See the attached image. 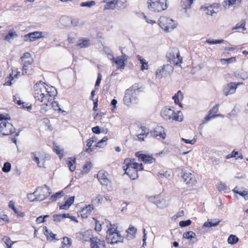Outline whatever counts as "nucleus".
I'll return each mask as SVG.
<instances>
[{"label": "nucleus", "mask_w": 248, "mask_h": 248, "mask_svg": "<svg viewBox=\"0 0 248 248\" xmlns=\"http://www.w3.org/2000/svg\"><path fill=\"white\" fill-rule=\"evenodd\" d=\"M57 94L54 87L49 86L43 82H37L34 86V97L35 103H42L40 111L45 113L47 110L48 103L52 101Z\"/></svg>", "instance_id": "f257e3e1"}, {"label": "nucleus", "mask_w": 248, "mask_h": 248, "mask_svg": "<svg viewBox=\"0 0 248 248\" xmlns=\"http://www.w3.org/2000/svg\"><path fill=\"white\" fill-rule=\"evenodd\" d=\"M143 91L141 85L135 84L130 88L126 90L124 97V103L127 106L131 104H137L139 102L138 94Z\"/></svg>", "instance_id": "f03ea898"}, {"label": "nucleus", "mask_w": 248, "mask_h": 248, "mask_svg": "<svg viewBox=\"0 0 248 248\" xmlns=\"http://www.w3.org/2000/svg\"><path fill=\"white\" fill-rule=\"evenodd\" d=\"M135 159L127 158L124 160V163L127 166L125 169V172L132 179H135L137 177L138 170H143V165L142 163L139 164L134 162Z\"/></svg>", "instance_id": "7ed1b4c3"}, {"label": "nucleus", "mask_w": 248, "mask_h": 248, "mask_svg": "<svg viewBox=\"0 0 248 248\" xmlns=\"http://www.w3.org/2000/svg\"><path fill=\"white\" fill-rule=\"evenodd\" d=\"M10 115L6 113L1 112V134L3 135H8L13 133L15 130L11 123Z\"/></svg>", "instance_id": "20e7f679"}, {"label": "nucleus", "mask_w": 248, "mask_h": 248, "mask_svg": "<svg viewBox=\"0 0 248 248\" xmlns=\"http://www.w3.org/2000/svg\"><path fill=\"white\" fill-rule=\"evenodd\" d=\"M149 10L154 13H160L168 7L167 0H148Z\"/></svg>", "instance_id": "39448f33"}, {"label": "nucleus", "mask_w": 248, "mask_h": 248, "mask_svg": "<svg viewBox=\"0 0 248 248\" xmlns=\"http://www.w3.org/2000/svg\"><path fill=\"white\" fill-rule=\"evenodd\" d=\"M160 114L165 120L172 119L178 122H182L183 120V115L181 111L175 112L174 110L170 108H163L160 112Z\"/></svg>", "instance_id": "423d86ee"}, {"label": "nucleus", "mask_w": 248, "mask_h": 248, "mask_svg": "<svg viewBox=\"0 0 248 248\" xmlns=\"http://www.w3.org/2000/svg\"><path fill=\"white\" fill-rule=\"evenodd\" d=\"M166 57L170 64L177 65L182 62L183 59L180 55L179 51L177 48L173 47L170 49L166 54Z\"/></svg>", "instance_id": "0eeeda50"}, {"label": "nucleus", "mask_w": 248, "mask_h": 248, "mask_svg": "<svg viewBox=\"0 0 248 248\" xmlns=\"http://www.w3.org/2000/svg\"><path fill=\"white\" fill-rule=\"evenodd\" d=\"M159 25L165 31L169 32L176 28L175 21L166 16H161L159 20Z\"/></svg>", "instance_id": "6e6552de"}, {"label": "nucleus", "mask_w": 248, "mask_h": 248, "mask_svg": "<svg viewBox=\"0 0 248 248\" xmlns=\"http://www.w3.org/2000/svg\"><path fill=\"white\" fill-rule=\"evenodd\" d=\"M173 71V68L170 64H165L158 67L155 71L156 78L161 79L170 75Z\"/></svg>", "instance_id": "1a4fd4ad"}, {"label": "nucleus", "mask_w": 248, "mask_h": 248, "mask_svg": "<svg viewBox=\"0 0 248 248\" xmlns=\"http://www.w3.org/2000/svg\"><path fill=\"white\" fill-rule=\"evenodd\" d=\"M200 10L206 15L214 16L220 11V5L217 3H207L201 6Z\"/></svg>", "instance_id": "9d476101"}, {"label": "nucleus", "mask_w": 248, "mask_h": 248, "mask_svg": "<svg viewBox=\"0 0 248 248\" xmlns=\"http://www.w3.org/2000/svg\"><path fill=\"white\" fill-rule=\"evenodd\" d=\"M51 193V190L46 185L42 187H37L34 192L36 195L35 199L38 201H43Z\"/></svg>", "instance_id": "9b49d317"}, {"label": "nucleus", "mask_w": 248, "mask_h": 248, "mask_svg": "<svg viewBox=\"0 0 248 248\" xmlns=\"http://www.w3.org/2000/svg\"><path fill=\"white\" fill-rule=\"evenodd\" d=\"M21 59L23 65L22 75H25L27 73L28 66L32 63L33 60L30 53L28 52L25 53Z\"/></svg>", "instance_id": "f8f14e48"}, {"label": "nucleus", "mask_w": 248, "mask_h": 248, "mask_svg": "<svg viewBox=\"0 0 248 248\" xmlns=\"http://www.w3.org/2000/svg\"><path fill=\"white\" fill-rule=\"evenodd\" d=\"M42 31H36L24 35V40L26 42H33L36 40L44 37Z\"/></svg>", "instance_id": "ddd939ff"}, {"label": "nucleus", "mask_w": 248, "mask_h": 248, "mask_svg": "<svg viewBox=\"0 0 248 248\" xmlns=\"http://www.w3.org/2000/svg\"><path fill=\"white\" fill-rule=\"evenodd\" d=\"M123 237L119 232L116 233L111 234H107L106 240L108 243L111 244H117L119 242H122L123 240Z\"/></svg>", "instance_id": "4468645a"}, {"label": "nucleus", "mask_w": 248, "mask_h": 248, "mask_svg": "<svg viewBox=\"0 0 248 248\" xmlns=\"http://www.w3.org/2000/svg\"><path fill=\"white\" fill-rule=\"evenodd\" d=\"M92 233V231L91 230H88L83 232L77 233V238L83 241H90V242H91V239L94 237H93Z\"/></svg>", "instance_id": "2eb2a0df"}, {"label": "nucleus", "mask_w": 248, "mask_h": 248, "mask_svg": "<svg viewBox=\"0 0 248 248\" xmlns=\"http://www.w3.org/2000/svg\"><path fill=\"white\" fill-rule=\"evenodd\" d=\"M108 173L104 170H100L98 172L97 178L102 185L110 186L111 182L108 179Z\"/></svg>", "instance_id": "dca6fc26"}, {"label": "nucleus", "mask_w": 248, "mask_h": 248, "mask_svg": "<svg viewBox=\"0 0 248 248\" xmlns=\"http://www.w3.org/2000/svg\"><path fill=\"white\" fill-rule=\"evenodd\" d=\"M237 88V85L235 82H230L225 85L223 89V93L225 96L234 93Z\"/></svg>", "instance_id": "f3484780"}, {"label": "nucleus", "mask_w": 248, "mask_h": 248, "mask_svg": "<svg viewBox=\"0 0 248 248\" xmlns=\"http://www.w3.org/2000/svg\"><path fill=\"white\" fill-rule=\"evenodd\" d=\"M31 157L35 161L38 167L45 168V159L41 156V154L39 152H32L31 154Z\"/></svg>", "instance_id": "a211bd4d"}, {"label": "nucleus", "mask_w": 248, "mask_h": 248, "mask_svg": "<svg viewBox=\"0 0 248 248\" xmlns=\"http://www.w3.org/2000/svg\"><path fill=\"white\" fill-rule=\"evenodd\" d=\"M135 155L146 164H151L155 161V159L152 155L143 154L140 152L136 153Z\"/></svg>", "instance_id": "6ab92c4d"}, {"label": "nucleus", "mask_w": 248, "mask_h": 248, "mask_svg": "<svg viewBox=\"0 0 248 248\" xmlns=\"http://www.w3.org/2000/svg\"><path fill=\"white\" fill-rule=\"evenodd\" d=\"M182 179L189 186L195 185L196 180L193 175L190 172H185L182 176Z\"/></svg>", "instance_id": "aec40b11"}, {"label": "nucleus", "mask_w": 248, "mask_h": 248, "mask_svg": "<svg viewBox=\"0 0 248 248\" xmlns=\"http://www.w3.org/2000/svg\"><path fill=\"white\" fill-rule=\"evenodd\" d=\"M90 246L91 248H106V243L104 240L94 237L91 239Z\"/></svg>", "instance_id": "412c9836"}, {"label": "nucleus", "mask_w": 248, "mask_h": 248, "mask_svg": "<svg viewBox=\"0 0 248 248\" xmlns=\"http://www.w3.org/2000/svg\"><path fill=\"white\" fill-rule=\"evenodd\" d=\"M152 136L158 139L161 138L164 140L165 139V133L163 127L157 126L155 128L154 131L151 133Z\"/></svg>", "instance_id": "4be33fe9"}, {"label": "nucleus", "mask_w": 248, "mask_h": 248, "mask_svg": "<svg viewBox=\"0 0 248 248\" xmlns=\"http://www.w3.org/2000/svg\"><path fill=\"white\" fill-rule=\"evenodd\" d=\"M108 55L112 56V58H110V60L115 62L118 68L124 69V68L126 58L123 59L119 57L114 58L112 54H109Z\"/></svg>", "instance_id": "5701e85b"}, {"label": "nucleus", "mask_w": 248, "mask_h": 248, "mask_svg": "<svg viewBox=\"0 0 248 248\" xmlns=\"http://www.w3.org/2000/svg\"><path fill=\"white\" fill-rule=\"evenodd\" d=\"M93 207L92 205H86L85 207L82 208L80 211V215L82 218H87L91 215Z\"/></svg>", "instance_id": "b1692460"}, {"label": "nucleus", "mask_w": 248, "mask_h": 248, "mask_svg": "<svg viewBox=\"0 0 248 248\" xmlns=\"http://www.w3.org/2000/svg\"><path fill=\"white\" fill-rule=\"evenodd\" d=\"M90 45V40L87 38H81L77 42V46L80 48L88 47Z\"/></svg>", "instance_id": "393cba45"}, {"label": "nucleus", "mask_w": 248, "mask_h": 248, "mask_svg": "<svg viewBox=\"0 0 248 248\" xmlns=\"http://www.w3.org/2000/svg\"><path fill=\"white\" fill-rule=\"evenodd\" d=\"M97 138L96 137H93L92 138L88 139L87 142V146L88 147L85 150V152L88 153H90L93 151V148H92V145L93 143L96 142L97 140Z\"/></svg>", "instance_id": "a878e982"}, {"label": "nucleus", "mask_w": 248, "mask_h": 248, "mask_svg": "<svg viewBox=\"0 0 248 248\" xmlns=\"http://www.w3.org/2000/svg\"><path fill=\"white\" fill-rule=\"evenodd\" d=\"M137 60L140 61V63L141 64V68L140 70L142 71H143L145 70H147L148 69L149 65L148 63L140 55H138L136 56Z\"/></svg>", "instance_id": "bb28decb"}, {"label": "nucleus", "mask_w": 248, "mask_h": 248, "mask_svg": "<svg viewBox=\"0 0 248 248\" xmlns=\"http://www.w3.org/2000/svg\"><path fill=\"white\" fill-rule=\"evenodd\" d=\"M241 0H224L222 5L225 9H229L232 6L241 1Z\"/></svg>", "instance_id": "cd10ccee"}, {"label": "nucleus", "mask_w": 248, "mask_h": 248, "mask_svg": "<svg viewBox=\"0 0 248 248\" xmlns=\"http://www.w3.org/2000/svg\"><path fill=\"white\" fill-rule=\"evenodd\" d=\"M183 94L181 91H179L172 97V99L174 100V102L176 104H178L180 106L182 107L181 102L183 99Z\"/></svg>", "instance_id": "c85d7f7f"}, {"label": "nucleus", "mask_w": 248, "mask_h": 248, "mask_svg": "<svg viewBox=\"0 0 248 248\" xmlns=\"http://www.w3.org/2000/svg\"><path fill=\"white\" fill-rule=\"evenodd\" d=\"M194 0H181V6L185 10L191 8Z\"/></svg>", "instance_id": "c756f323"}, {"label": "nucleus", "mask_w": 248, "mask_h": 248, "mask_svg": "<svg viewBox=\"0 0 248 248\" xmlns=\"http://www.w3.org/2000/svg\"><path fill=\"white\" fill-rule=\"evenodd\" d=\"M233 191L239 195L243 197L246 200L248 198V191L243 189H239L237 187H235Z\"/></svg>", "instance_id": "7c9ffc66"}, {"label": "nucleus", "mask_w": 248, "mask_h": 248, "mask_svg": "<svg viewBox=\"0 0 248 248\" xmlns=\"http://www.w3.org/2000/svg\"><path fill=\"white\" fill-rule=\"evenodd\" d=\"M17 36V35L15 31H10L8 34L5 36L4 39L8 42H11Z\"/></svg>", "instance_id": "2f4dec72"}, {"label": "nucleus", "mask_w": 248, "mask_h": 248, "mask_svg": "<svg viewBox=\"0 0 248 248\" xmlns=\"http://www.w3.org/2000/svg\"><path fill=\"white\" fill-rule=\"evenodd\" d=\"M183 236L188 240L191 241L193 239L196 237V234L192 231H188L183 233Z\"/></svg>", "instance_id": "473e14b6"}, {"label": "nucleus", "mask_w": 248, "mask_h": 248, "mask_svg": "<svg viewBox=\"0 0 248 248\" xmlns=\"http://www.w3.org/2000/svg\"><path fill=\"white\" fill-rule=\"evenodd\" d=\"M45 230V234L46 236L47 239L50 241H53L55 239V234H53L51 232H50L46 227H44Z\"/></svg>", "instance_id": "72a5a7b5"}, {"label": "nucleus", "mask_w": 248, "mask_h": 248, "mask_svg": "<svg viewBox=\"0 0 248 248\" xmlns=\"http://www.w3.org/2000/svg\"><path fill=\"white\" fill-rule=\"evenodd\" d=\"M72 240L68 237H64L60 248H69L71 245Z\"/></svg>", "instance_id": "f704fd0d"}, {"label": "nucleus", "mask_w": 248, "mask_h": 248, "mask_svg": "<svg viewBox=\"0 0 248 248\" xmlns=\"http://www.w3.org/2000/svg\"><path fill=\"white\" fill-rule=\"evenodd\" d=\"M137 230L136 228H135L133 226H130L129 227V228L127 230V233H129V236H128L129 237L128 239H133L135 238V234L137 232Z\"/></svg>", "instance_id": "c9c22d12"}, {"label": "nucleus", "mask_w": 248, "mask_h": 248, "mask_svg": "<svg viewBox=\"0 0 248 248\" xmlns=\"http://www.w3.org/2000/svg\"><path fill=\"white\" fill-rule=\"evenodd\" d=\"M2 242L4 243V246L5 248H11V246L15 242L12 241L10 238L8 237L5 236L2 239Z\"/></svg>", "instance_id": "e433bc0d"}, {"label": "nucleus", "mask_w": 248, "mask_h": 248, "mask_svg": "<svg viewBox=\"0 0 248 248\" xmlns=\"http://www.w3.org/2000/svg\"><path fill=\"white\" fill-rule=\"evenodd\" d=\"M245 25V20H242L239 23H237L234 27L232 28V30L242 29V31H245L246 30Z\"/></svg>", "instance_id": "4c0bfd02"}, {"label": "nucleus", "mask_w": 248, "mask_h": 248, "mask_svg": "<svg viewBox=\"0 0 248 248\" xmlns=\"http://www.w3.org/2000/svg\"><path fill=\"white\" fill-rule=\"evenodd\" d=\"M155 205L158 208H163L167 206L168 203L165 200L161 198L160 196L159 198V200H157V202Z\"/></svg>", "instance_id": "58836bf2"}, {"label": "nucleus", "mask_w": 248, "mask_h": 248, "mask_svg": "<svg viewBox=\"0 0 248 248\" xmlns=\"http://www.w3.org/2000/svg\"><path fill=\"white\" fill-rule=\"evenodd\" d=\"M53 221L54 222H59L63 220L65 218V214H54L53 216Z\"/></svg>", "instance_id": "ea45409f"}, {"label": "nucleus", "mask_w": 248, "mask_h": 248, "mask_svg": "<svg viewBox=\"0 0 248 248\" xmlns=\"http://www.w3.org/2000/svg\"><path fill=\"white\" fill-rule=\"evenodd\" d=\"M108 139L107 137H104L101 140L97 142L96 147L103 148L107 145V142Z\"/></svg>", "instance_id": "a19ab883"}, {"label": "nucleus", "mask_w": 248, "mask_h": 248, "mask_svg": "<svg viewBox=\"0 0 248 248\" xmlns=\"http://www.w3.org/2000/svg\"><path fill=\"white\" fill-rule=\"evenodd\" d=\"M239 240L238 238L235 235H231L228 239V242L229 244L234 245Z\"/></svg>", "instance_id": "79ce46f5"}, {"label": "nucleus", "mask_w": 248, "mask_h": 248, "mask_svg": "<svg viewBox=\"0 0 248 248\" xmlns=\"http://www.w3.org/2000/svg\"><path fill=\"white\" fill-rule=\"evenodd\" d=\"M104 9H113L115 8V5L117 3L116 0H113L110 2H106Z\"/></svg>", "instance_id": "37998d69"}, {"label": "nucleus", "mask_w": 248, "mask_h": 248, "mask_svg": "<svg viewBox=\"0 0 248 248\" xmlns=\"http://www.w3.org/2000/svg\"><path fill=\"white\" fill-rule=\"evenodd\" d=\"M76 162L75 158L72 159V158H69L67 164L69 168V170L71 171H74L76 169V166L74 165Z\"/></svg>", "instance_id": "c03bdc74"}, {"label": "nucleus", "mask_w": 248, "mask_h": 248, "mask_svg": "<svg viewBox=\"0 0 248 248\" xmlns=\"http://www.w3.org/2000/svg\"><path fill=\"white\" fill-rule=\"evenodd\" d=\"M239 155V153L238 152H235L234 151H233L231 154H229L227 155L226 156V158L227 159H229L230 158H232V157H235L236 158H240V159H242L243 157H242V155H240L239 156H237V155Z\"/></svg>", "instance_id": "a18cd8bd"}, {"label": "nucleus", "mask_w": 248, "mask_h": 248, "mask_svg": "<svg viewBox=\"0 0 248 248\" xmlns=\"http://www.w3.org/2000/svg\"><path fill=\"white\" fill-rule=\"evenodd\" d=\"M52 108L54 110H58L60 109L59 107V104L57 101H51L48 103V107L47 108V110L49 108Z\"/></svg>", "instance_id": "49530a36"}, {"label": "nucleus", "mask_w": 248, "mask_h": 248, "mask_svg": "<svg viewBox=\"0 0 248 248\" xmlns=\"http://www.w3.org/2000/svg\"><path fill=\"white\" fill-rule=\"evenodd\" d=\"M102 200H103V197L100 195H98L95 198L93 199L92 200V202L93 203V204H95V205H98L100 203H101Z\"/></svg>", "instance_id": "de8ad7c7"}, {"label": "nucleus", "mask_w": 248, "mask_h": 248, "mask_svg": "<svg viewBox=\"0 0 248 248\" xmlns=\"http://www.w3.org/2000/svg\"><path fill=\"white\" fill-rule=\"evenodd\" d=\"M221 116V115H212L211 111H210L209 113L207 116H206L204 118V121L203 122V123H207L209 121H210L212 118H216L218 116Z\"/></svg>", "instance_id": "09e8293b"}, {"label": "nucleus", "mask_w": 248, "mask_h": 248, "mask_svg": "<svg viewBox=\"0 0 248 248\" xmlns=\"http://www.w3.org/2000/svg\"><path fill=\"white\" fill-rule=\"evenodd\" d=\"M221 116V115H212L211 111H210L209 113L207 116H206L204 118V121L203 122V123H207L209 121H210L212 118H216L218 116Z\"/></svg>", "instance_id": "8fccbe9b"}, {"label": "nucleus", "mask_w": 248, "mask_h": 248, "mask_svg": "<svg viewBox=\"0 0 248 248\" xmlns=\"http://www.w3.org/2000/svg\"><path fill=\"white\" fill-rule=\"evenodd\" d=\"M221 116V115H212L211 111H210L209 113L207 116H206L204 118V121L203 122V123H207L209 121H210L212 118H216L218 116Z\"/></svg>", "instance_id": "3c124183"}, {"label": "nucleus", "mask_w": 248, "mask_h": 248, "mask_svg": "<svg viewBox=\"0 0 248 248\" xmlns=\"http://www.w3.org/2000/svg\"><path fill=\"white\" fill-rule=\"evenodd\" d=\"M11 170V164L7 162L4 164L2 170L4 172H8Z\"/></svg>", "instance_id": "603ef678"}, {"label": "nucleus", "mask_w": 248, "mask_h": 248, "mask_svg": "<svg viewBox=\"0 0 248 248\" xmlns=\"http://www.w3.org/2000/svg\"><path fill=\"white\" fill-rule=\"evenodd\" d=\"M15 81L14 80V78H11L10 76L7 77L5 79V82L3 84L4 86H10L12 85L14 83H15Z\"/></svg>", "instance_id": "864d4df0"}, {"label": "nucleus", "mask_w": 248, "mask_h": 248, "mask_svg": "<svg viewBox=\"0 0 248 248\" xmlns=\"http://www.w3.org/2000/svg\"><path fill=\"white\" fill-rule=\"evenodd\" d=\"M160 195L150 196L148 197V201L156 204L157 200H159Z\"/></svg>", "instance_id": "5fc2aeb1"}, {"label": "nucleus", "mask_w": 248, "mask_h": 248, "mask_svg": "<svg viewBox=\"0 0 248 248\" xmlns=\"http://www.w3.org/2000/svg\"><path fill=\"white\" fill-rule=\"evenodd\" d=\"M95 4V2L94 1H89L81 3L80 6L91 7Z\"/></svg>", "instance_id": "6e6d98bb"}, {"label": "nucleus", "mask_w": 248, "mask_h": 248, "mask_svg": "<svg viewBox=\"0 0 248 248\" xmlns=\"http://www.w3.org/2000/svg\"><path fill=\"white\" fill-rule=\"evenodd\" d=\"M224 42H226L224 40H211V39H207L206 40V42L211 45L213 44H221L223 43Z\"/></svg>", "instance_id": "4d7b16f0"}, {"label": "nucleus", "mask_w": 248, "mask_h": 248, "mask_svg": "<svg viewBox=\"0 0 248 248\" xmlns=\"http://www.w3.org/2000/svg\"><path fill=\"white\" fill-rule=\"evenodd\" d=\"M217 188L218 191L222 192L227 189V186L224 183L220 182L218 184Z\"/></svg>", "instance_id": "13d9d810"}, {"label": "nucleus", "mask_w": 248, "mask_h": 248, "mask_svg": "<svg viewBox=\"0 0 248 248\" xmlns=\"http://www.w3.org/2000/svg\"><path fill=\"white\" fill-rule=\"evenodd\" d=\"M219 222V221H217L215 222H212L208 221L204 223V226H205L206 227H213V226H216L218 224Z\"/></svg>", "instance_id": "bf43d9fd"}, {"label": "nucleus", "mask_w": 248, "mask_h": 248, "mask_svg": "<svg viewBox=\"0 0 248 248\" xmlns=\"http://www.w3.org/2000/svg\"><path fill=\"white\" fill-rule=\"evenodd\" d=\"M191 224V221L189 219L186 220V221H181L179 222V225L182 227H185L189 226Z\"/></svg>", "instance_id": "052dcab7"}, {"label": "nucleus", "mask_w": 248, "mask_h": 248, "mask_svg": "<svg viewBox=\"0 0 248 248\" xmlns=\"http://www.w3.org/2000/svg\"><path fill=\"white\" fill-rule=\"evenodd\" d=\"M48 217V215H45L44 217L40 216L36 218V222L38 224L43 223L45 221V219Z\"/></svg>", "instance_id": "680f3d73"}, {"label": "nucleus", "mask_w": 248, "mask_h": 248, "mask_svg": "<svg viewBox=\"0 0 248 248\" xmlns=\"http://www.w3.org/2000/svg\"><path fill=\"white\" fill-rule=\"evenodd\" d=\"M102 80V76L100 73H98L97 74V78L95 84V88L98 87L100 85L101 81Z\"/></svg>", "instance_id": "e2e57ef3"}, {"label": "nucleus", "mask_w": 248, "mask_h": 248, "mask_svg": "<svg viewBox=\"0 0 248 248\" xmlns=\"http://www.w3.org/2000/svg\"><path fill=\"white\" fill-rule=\"evenodd\" d=\"M62 193V191L57 192L55 194L52 195L50 199L54 201H56L57 199L60 198L61 197V194Z\"/></svg>", "instance_id": "0e129e2a"}, {"label": "nucleus", "mask_w": 248, "mask_h": 248, "mask_svg": "<svg viewBox=\"0 0 248 248\" xmlns=\"http://www.w3.org/2000/svg\"><path fill=\"white\" fill-rule=\"evenodd\" d=\"M71 23L74 27H77L79 24V20L78 18H73L71 20Z\"/></svg>", "instance_id": "69168bd1"}, {"label": "nucleus", "mask_w": 248, "mask_h": 248, "mask_svg": "<svg viewBox=\"0 0 248 248\" xmlns=\"http://www.w3.org/2000/svg\"><path fill=\"white\" fill-rule=\"evenodd\" d=\"M91 168V164L90 163H86L83 167V170L85 172H88Z\"/></svg>", "instance_id": "338daca9"}, {"label": "nucleus", "mask_w": 248, "mask_h": 248, "mask_svg": "<svg viewBox=\"0 0 248 248\" xmlns=\"http://www.w3.org/2000/svg\"><path fill=\"white\" fill-rule=\"evenodd\" d=\"M170 173H169L167 171L165 172L160 171L158 172V175L160 176L161 177H165L166 178H168L170 176Z\"/></svg>", "instance_id": "774afa93"}]
</instances>
